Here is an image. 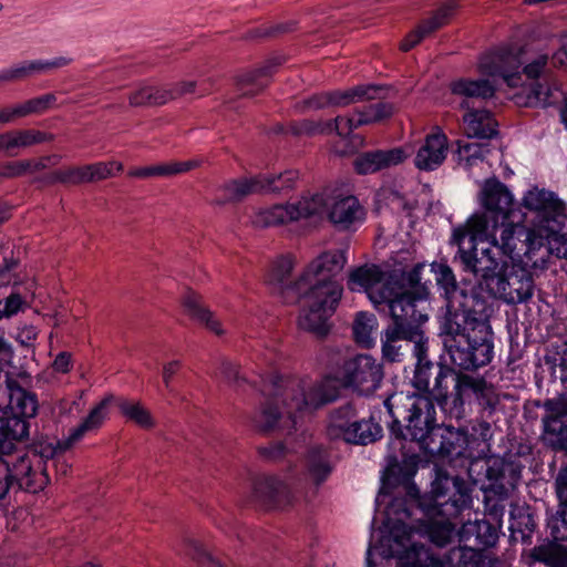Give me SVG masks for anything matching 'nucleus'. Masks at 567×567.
<instances>
[{"label":"nucleus","instance_id":"1","mask_svg":"<svg viewBox=\"0 0 567 567\" xmlns=\"http://www.w3.org/2000/svg\"><path fill=\"white\" fill-rule=\"evenodd\" d=\"M484 203L494 221L476 218L472 224L461 225L453 229L451 243L458 247L463 269L472 272L489 295L511 305L526 302L534 295L533 276L526 270L529 268L524 265L507 277L501 274L519 255V219L506 221L511 217V196L501 185L489 184Z\"/></svg>","mask_w":567,"mask_h":567},{"label":"nucleus","instance_id":"2","mask_svg":"<svg viewBox=\"0 0 567 567\" xmlns=\"http://www.w3.org/2000/svg\"><path fill=\"white\" fill-rule=\"evenodd\" d=\"M432 271L446 299V316L442 323L444 346L454 365L475 370L493 358V342L487 316L471 309L473 298L457 287L452 269L442 262L432 264Z\"/></svg>","mask_w":567,"mask_h":567},{"label":"nucleus","instance_id":"3","mask_svg":"<svg viewBox=\"0 0 567 567\" xmlns=\"http://www.w3.org/2000/svg\"><path fill=\"white\" fill-rule=\"evenodd\" d=\"M261 391L271 395L252 419L256 429L267 432L277 427L297 430L300 421L313 410L334 401L339 391L330 378L292 379L272 375L261 381Z\"/></svg>","mask_w":567,"mask_h":567},{"label":"nucleus","instance_id":"4","mask_svg":"<svg viewBox=\"0 0 567 567\" xmlns=\"http://www.w3.org/2000/svg\"><path fill=\"white\" fill-rule=\"evenodd\" d=\"M112 396H105L96 403L87 415L56 445L52 443L40 444L39 449L31 451L0 452V461L7 468V476L3 483H0V499L7 496L9 488L17 485L19 489L37 493L42 491L49 484L47 473V462L54 457L56 450L66 451L75 443L87 435L95 434L104 424L109 416V406ZM17 441H13V444Z\"/></svg>","mask_w":567,"mask_h":567},{"label":"nucleus","instance_id":"5","mask_svg":"<svg viewBox=\"0 0 567 567\" xmlns=\"http://www.w3.org/2000/svg\"><path fill=\"white\" fill-rule=\"evenodd\" d=\"M389 414L393 419L391 432L394 425L400 423V416L406 421L405 435L417 443L420 450L431 455H450L453 452L450 429H442L435 420V406L426 395L394 393L384 401Z\"/></svg>","mask_w":567,"mask_h":567},{"label":"nucleus","instance_id":"6","mask_svg":"<svg viewBox=\"0 0 567 567\" xmlns=\"http://www.w3.org/2000/svg\"><path fill=\"white\" fill-rule=\"evenodd\" d=\"M489 184L501 185V187L509 194L511 203L508 204V212H511V217L506 218V221H509L512 218L519 219L522 230H519L518 236L522 246L524 243L522 236L526 238L530 234L534 236L539 235L543 229L553 224L558 217H561L567 210L566 204L556 193L534 186L526 190L522 197L520 206L525 210L522 212L515 206L514 196L504 184L496 179H488L484 183L480 193V203L485 210L481 214H474L466 224H472L476 218H483L491 224L494 221V218L491 216L493 214L484 203L485 190Z\"/></svg>","mask_w":567,"mask_h":567},{"label":"nucleus","instance_id":"7","mask_svg":"<svg viewBox=\"0 0 567 567\" xmlns=\"http://www.w3.org/2000/svg\"><path fill=\"white\" fill-rule=\"evenodd\" d=\"M550 54L502 47L484 53L478 60V71L486 76L499 78L509 87L524 86L527 80L543 78L548 69Z\"/></svg>","mask_w":567,"mask_h":567},{"label":"nucleus","instance_id":"8","mask_svg":"<svg viewBox=\"0 0 567 567\" xmlns=\"http://www.w3.org/2000/svg\"><path fill=\"white\" fill-rule=\"evenodd\" d=\"M453 484L456 492L447 501H441V495L435 496V507L440 518L431 520L429 524H419L410 526L406 520L410 519L411 513L406 508L405 502L402 499H394L386 508L385 519L390 508L394 503L396 506L391 513V525H402L406 527L408 533H414V540L416 537H426L436 546L443 547L447 545L455 536L456 525L451 522L452 517H456L463 509L468 508L472 504V497L467 488L461 487L460 480H454Z\"/></svg>","mask_w":567,"mask_h":567},{"label":"nucleus","instance_id":"9","mask_svg":"<svg viewBox=\"0 0 567 567\" xmlns=\"http://www.w3.org/2000/svg\"><path fill=\"white\" fill-rule=\"evenodd\" d=\"M395 506L396 503L392 505L388 519L383 522L378 543L373 542V535L371 537L365 557L367 567H373L372 555L374 553L383 558L396 557L400 567H445L441 559L414 540V533L412 530L408 533L404 524L391 525V513Z\"/></svg>","mask_w":567,"mask_h":567},{"label":"nucleus","instance_id":"10","mask_svg":"<svg viewBox=\"0 0 567 567\" xmlns=\"http://www.w3.org/2000/svg\"><path fill=\"white\" fill-rule=\"evenodd\" d=\"M343 287L338 280L303 282L305 306L298 318L301 330L323 337L329 332L330 318L337 311L342 298Z\"/></svg>","mask_w":567,"mask_h":567},{"label":"nucleus","instance_id":"11","mask_svg":"<svg viewBox=\"0 0 567 567\" xmlns=\"http://www.w3.org/2000/svg\"><path fill=\"white\" fill-rule=\"evenodd\" d=\"M348 288L354 292L364 291L379 310L384 308L391 310L394 302L402 306L405 301L422 298L408 290L396 277L385 276L375 265H364L352 269L349 272Z\"/></svg>","mask_w":567,"mask_h":567},{"label":"nucleus","instance_id":"12","mask_svg":"<svg viewBox=\"0 0 567 567\" xmlns=\"http://www.w3.org/2000/svg\"><path fill=\"white\" fill-rule=\"evenodd\" d=\"M423 298L414 301H405L402 306L394 302L389 310L393 323L389 326L381 336L382 358L389 362H401L404 358L402 341L420 336L417 321H427V315L419 308Z\"/></svg>","mask_w":567,"mask_h":567},{"label":"nucleus","instance_id":"13","mask_svg":"<svg viewBox=\"0 0 567 567\" xmlns=\"http://www.w3.org/2000/svg\"><path fill=\"white\" fill-rule=\"evenodd\" d=\"M522 262L532 270L547 269L550 256L567 259V210L539 235L524 238Z\"/></svg>","mask_w":567,"mask_h":567},{"label":"nucleus","instance_id":"14","mask_svg":"<svg viewBox=\"0 0 567 567\" xmlns=\"http://www.w3.org/2000/svg\"><path fill=\"white\" fill-rule=\"evenodd\" d=\"M485 382L470 377L455 374L451 369L439 368L435 377V399L441 409L451 417L460 419L464 414V403L483 394Z\"/></svg>","mask_w":567,"mask_h":567},{"label":"nucleus","instance_id":"15","mask_svg":"<svg viewBox=\"0 0 567 567\" xmlns=\"http://www.w3.org/2000/svg\"><path fill=\"white\" fill-rule=\"evenodd\" d=\"M8 408L10 415L0 417V452H10L13 441H21L29 435L27 419L35 416L38 400L35 394L17 386L11 389Z\"/></svg>","mask_w":567,"mask_h":567},{"label":"nucleus","instance_id":"16","mask_svg":"<svg viewBox=\"0 0 567 567\" xmlns=\"http://www.w3.org/2000/svg\"><path fill=\"white\" fill-rule=\"evenodd\" d=\"M384 378L383 364L371 354H358L346 360L340 381L360 395H371L380 389Z\"/></svg>","mask_w":567,"mask_h":567},{"label":"nucleus","instance_id":"17","mask_svg":"<svg viewBox=\"0 0 567 567\" xmlns=\"http://www.w3.org/2000/svg\"><path fill=\"white\" fill-rule=\"evenodd\" d=\"M323 207L320 196H302L295 203L260 208L251 215L256 227L266 228L317 216Z\"/></svg>","mask_w":567,"mask_h":567},{"label":"nucleus","instance_id":"18","mask_svg":"<svg viewBox=\"0 0 567 567\" xmlns=\"http://www.w3.org/2000/svg\"><path fill=\"white\" fill-rule=\"evenodd\" d=\"M299 176V172L292 168L280 174H260L251 178L234 181L225 185L219 192L224 193V202L239 200L252 193H278L291 189L298 182Z\"/></svg>","mask_w":567,"mask_h":567},{"label":"nucleus","instance_id":"19","mask_svg":"<svg viewBox=\"0 0 567 567\" xmlns=\"http://www.w3.org/2000/svg\"><path fill=\"white\" fill-rule=\"evenodd\" d=\"M323 199L322 210L327 212L329 220L339 229L347 230L361 225L365 218V212L358 198L353 195L334 190L329 195L311 194Z\"/></svg>","mask_w":567,"mask_h":567},{"label":"nucleus","instance_id":"20","mask_svg":"<svg viewBox=\"0 0 567 567\" xmlns=\"http://www.w3.org/2000/svg\"><path fill=\"white\" fill-rule=\"evenodd\" d=\"M251 498L265 509H286L295 504L298 494L290 482L268 476L255 481Z\"/></svg>","mask_w":567,"mask_h":567},{"label":"nucleus","instance_id":"21","mask_svg":"<svg viewBox=\"0 0 567 567\" xmlns=\"http://www.w3.org/2000/svg\"><path fill=\"white\" fill-rule=\"evenodd\" d=\"M348 262L346 249H330L322 251L313 258L298 278L296 288L300 290L303 282L321 280H337L336 277L343 270Z\"/></svg>","mask_w":567,"mask_h":567},{"label":"nucleus","instance_id":"22","mask_svg":"<svg viewBox=\"0 0 567 567\" xmlns=\"http://www.w3.org/2000/svg\"><path fill=\"white\" fill-rule=\"evenodd\" d=\"M385 96V89L372 84L358 85L344 91H333L313 95L307 101L309 109H323L329 105L347 106L365 100L381 99Z\"/></svg>","mask_w":567,"mask_h":567},{"label":"nucleus","instance_id":"23","mask_svg":"<svg viewBox=\"0 0 567 567\" xmlns=\"http://www.w3.org/2000/svg\"><path fill=\"white\" fill-rule=\"evenodd\" d=\"M447 150V138L444 133L429 134L416 151L414 165L420 171H434L445 161Z\"/></svg>","mask_w":567,"mask_h":567},{"label":"nucleus","instance_id":"24","mask_svg":"<svg viewBox=\"0 0 567 567\" xmlns=\"http://www.w3.org/2000/svg\"><path fill=\"white\" fill-rule=\"evenodd\" d=\"M465 110L463 115V130L466 136L477 138H491L496 132V121L486 109L470 105L467 101L460 103Z\"/></svg>","mask_w":567,"mask_h":567},{"label":"nucleus","instance_id":"25","mask_svg":"<svg viewBox=\"0 0 567 567\" xmlns=\"http://www.w3.org/2000/svg\"><path fill=\"white\" fill-rule=\"evenodd\" d=\"M410 154V150L401 147L363 153L354 159V168L359 174H372L402 163Z\"/></svg>","mask_w":567,"mask_h":567},{"label":"nucleus","instance_id":"26","mask_svg":"<svg viewBox=\"0 0 567 567\" xmlns=\"http://www.w3.org/2000/svg\"><path fill=\"white\" fill-rule=\"evenodd\" d=\"M295 265L296 259L292 255L277 257L267 270L266 282L280 293L288 291L301 293L302 286H300V290L296 288L298 279L296 281L290 280Z\"/></svg>","mask_w":567,"mask_h":567},{"label":"nucleus","instance_id":"27","mask_svg":"<svg viewBox=\"0 0 567 567\" xmlns=\"http://www.w3.org/2000/svg\"><path fill=\"white\" fill-rule=\"evenodd\" d=\"M457 535L461 543H467L480 550L494 546L498 540L497 529L491 523L478 519L464 523Z\"/></svg>","mask_w":567,"mask_h":567},{"label":"nucleus","instance_id":"28","mask_svg":"<svg viewBox=\"0 0 567 567\" xmlns=\"http://www.w3.org/2000/svg\"><path fill=\"white\" fill-rule=\"evenodd\" d=\"M173 91L151 82L138 83L128 94L131 106H158L172 101Z\"/></svg>","mask_w":567,"mask_h":567},{"label":"nucleus","instance_id":"29","mask_svg":"<svg viewBox=\"0 0 567 567\" xmlns=\"http://www.w3.org/2000/svg\"><path fill=\"white\" fill-rule=\"evenodd\" d=\"M355 410L351 404L336 409L329 416L327 423V435L331 440H342L351 443L357 437L353 434L352 425L355 417Z\"/></svg>","mask_w":567,"mask_h":567},{"label":"nucleus","instance_id":"30","mask_svg":"<svg viewBox=\"0 0 567 567\" xmlns=\"http://www.w3.org/2000/svg\"><path fill=\"white\" fill-rule=\"evenodd\" d=\"M451 91L460 99V103L467 101L470 105H475L478 99L492 97L495 93V86L487 79H460L452 82Z\"/></svg>","mask_w":567,"mask_h":567},{"label":"nucleus","instance_id":"31","mask_svg":"<svg viewBox=\"0 0 567 567\" xmlns=\"http://www.w3.org/2000/svg\"><path fill=\"white\" fill-rule=\"evenodd\" d=\"M51 135L37 130H17L1 133L2 152L14 155L20 148L50 141Z\"/></svg>","mask_w":567,"mask_h":567},{"label":"nucleus","instance_id":"32","mask_svg":"<svg viewBox=\"0 0 567 567\" xmlns=\"http://www.w3.org/2000/svg\"><path fill=\"white\" fill-rule=\"evenodd\" d=\"M181 305L192 321L200 327L212 329V312L199 292L187 288L182 295Z\"/></svg>","mask_w":567,"mask_h":567},{"label":"nucleus","instance_id":"33","mask_svg":"<svg viewBox=\"0 0 567 567\" xmlns=\"http://www.w3.org/2000/svg\"><path fill=\"white\" fill-rule=\"evenodd\" d=\"M199 165V161L192 159L186 162H167L151 166L136 167L128 172L131 177L150 178V177H171L186 173Z\"/></svg>","mask_w":567,"mask_h":567},{"label":"nucleus","instance_id":"34","mask_svg":"<svg viewBox=\"0 0 567 567\" xmlns=\"http://www.w3.org/2000/svg\"><path fill=\"white\" fill-rule=\"evenodd\" d=\"M453 11V6H445L439 9L431 18L423 21L416 30L409 33L401 42V50L409 51L414 48L424 37L434 32L445 24L449 16Z\"/></svg>","mask_w":567,"mask_h":567},{"label":"nucleus","instance_id":"35","mask_svg":"<svg viewBox=\"0 0 567 567\" xmlns=\"http://www.w3.org/2000/svg\"><path fill=\"white\" fill-rule=\"evenodd\" d=\"M424 322L417 321V331L420 336H415V338H409L408 341H412L414 343L413 353L416 358V368L414 374V383L419 389H427L429 388V377L427 370L431 369L432 362L427 359V339L424 337V332L421 329V326Z\"/></svg>","mask_w":567,"mask_h":567},{"label":"nucleus","instance_id":"36","mask_svg":"<svg viewBox=\"0 0 567 567\" xmlns=\"http://www.w3.org/2000/svg\"><path fill=\"white\" fill-rule=\"evenodd\" d=\"M272 65L265 64L258 69L246 71L237 79V89L243 96H254L260 93L269 82Z\"/></svg>","mask_w":567,"mask_h":567},{"label":"nucleus","instance_id":"37","mask_svg":"<svg viewBox=\"0 0 567 567\" xmlns=\"http://www.w3.org/2000/svg\"><path fill=\"white\" fill-rule=\"evenodd\" d=\"M359 120L360 117L355 111L351 115L337 116L333 121L318 123L309 122L306 124V130L310 134L330 133L334 131L340 136H348L353 130L362 126V124H359Z\"/></svg>","mask_w":567,"mask_h":567},{"label":"nucleus","instance_id":"38","mask_svg":"<svg viewBox=\"0 0 567 567\" xmlns=\"http://www.w3.org/2000/svg\"><path fill=\"white\" fill-rule=\"evenodd\" d=\"M69 62L70 60L64 56H59L51 60L23 61L11 66V70L14 80L21 81L34 74L47 73L51 70L65 66L69 64Z\"/></svg>","mask_w":567,"mask_h":567},{"label":"nucleus","instance_id":"39","mask_svg":"<svg viewBox=\"0 0 567 567\" xmlns=\"http://www.w3.org/2000/svg\"><path fill=\"white\" fill-rule=\"evenodd\" d=\"M378 329V320L373 313L365 311L358 312L352 331L355 342L362 348H372L375 343V331Z\"/></svg>","mask_w":567,"mask_h":567},{"label":"nucleus","instance_id":"40","mask_svg":"<svg viewBox=\"0 0 567 567\" xmlns=\"http://www.w3.org/2000/svg\"><path fill=\"white\" fill-rule=\"evenodd\" d=\"M534 561L547 567H567V548L554 542L535 546L530 551Z\"/></svg>","mask_w":567,"mask_h":567},{"label":"nucleus","instance_id":"41","mask_svg":"<svg viewBox=\"0 0 567 567\" xmlns=\"http://www.w3.org/2000/svg\"><path fill=\"white\" fill-rule=\"evenodd\" d=\"M451 559H457L455 567H498L497 559L486 558L482 555L481 550L474 546L464 543L451 551Z\"/></svg>","mask_w":567,"mask_h":567},{"label":"nucleus","instance_id":"42","mask_svg":"<svg viewBox=\"0 0 567 567\" xmlns=\"http://www.w3.org/2000/svg\"><path fill=\"white\" fill-rule=\"evenodd\" d=\"M307 475L316 484L327 480L332 471L329 454L321 447L312 449L306 460Z\"/></svg>","mask_w":567,"mask_h":567},{"label":"nucleus","instance_id":"43","mask_svg":"<svg viewBox=\"0 0 567 567\" xmlns=\"http://www.w3.org/2000/svg\"><path fill=\"white\" fill-rule=\"evenodd\" d=\"M117 406L123 416L142 429H152L155 421L150 412L140 401L120 399Z\"/></svg>","mask_w":567,"mask_h":567},{"label":"nucleus","instance_id":"44","mask_svg":"<svg viewBox=\"0 0 567 567\" xmlns=\"http://www.w3.org/2000/svg\"><path fill=\"white\" fill-rule=\"evenodd\" d=\"M528 86L525 105L527 106H546L554 102V93L558 90L555 83H550L547 79L530 80Z\"/></svg>","mask_w":567,"mask_h":567},{"label":"nucleus","instance_id":"45","mask_svg":"<svg viewBox=\"0 0 567 567\" xmlns=\"http://www.w3.org/2000/svg\"><path fill=\"white\" fill-rule=\"evenodd\" d=\"M488 153L489 150L485 144L476 142L460 143L457 150L458 164L471 171L474 166L483 165Z\"/></svg>","mask_w":567,"mask_h":567},{"label":"nucleus","instance_id":"46","mask_svg":"<svg viewBox=\"0 0 567 567\" xmlns=\"http://www.w3.org/2000/svg\"><path fill=\"white\" fill-rule=\"evenodd\" d=\"M352 432L357 436L350 444L367 445L373 443L382 436V427L373 422L372 419L354 417Z\"/></svg>","mask_w":567,"mask_h":567},{"label":"nucleus","instance_id":"47","mask_svg":"<svg viewBox=\"0 0 567 567\" xmlns=\"http://www.w3.org/2000/svg\"><path fill=\"white\" fill-rule=\"evenodd\" d=\"M393 105L386 102H378L370 104L364 109L357 111L360 117L359 124L369 125L381 122L393 114Z\"/></svg>","mask_w":567,"mask_h":567},{"label":"nucleus","instance_id":"48","mask_svg":"<svg viewBox=\"0 0 567 567\" xmlns=\"http://www.w3.org/2000/svg\"><path fill=\"white\" fill-rule=\"evenodd\" d=\"M45 167L42 161H16L0 166V177L14 178L27 173L41 171Z\"/></svg>","mask_w":567,"mask_h":567},{"label":"nucleus","instance_id":"49","mask_svg":"<svg viewBox=\"0 0 567 567\" xmlns=\"http://www.w3.org/2000/svg\"><path fill=\"white\" fill-rule=\"evenodd\" d=\"M547 526L555 540H567V502L560 503L557 512L548 519Z\"/></svg>","mask_w":567,"mask_h":567},{"label":"nucleus","instance_id":"50","mask_svg":"<svg viewBox=\"0 0 567 567\" xmlns=\"http://www.w3.org/2000/svg\"><path fill=\"white\" fill-rule=\"evenodd\" d=\"M91 182H97L114 176L123 169L120 162H99L89 165Z\"/></svg>","mask_w":567,"mask_h":567},{"label":"nucleus","instance_id":"51","mask_svg":"<svg viewBox=\"0 0 567 567\" xmlns=\"http://www.w3.org/2000/svg\"><path fill=\"white\" fill-rule=\"evenodd\" d=\"M59 181L71 184L91 183L89 165L70 167L56 174Z\"/></svg>","mask_w":567,"mask_h":567},{"label":"nucleus","instance_id":"52","mask_svg":"<svg viewBox=\"0 0 567 567\" xmlns=\"http://www.w3.org/2000/svg\"><path fill=\"white\" fill-rule=\"evenodd\" d=\"M185 554L198 565L209 563L210 557L199 539L188 538L185 540Z\"/></svg>","mask_w":567,"mask_h":567},{"label":"nucleus","instance_id":"53","mask_svg":"<svg viewBox=\"0 0 567 567\" xmlns=\"http://www.w3.org/2000/svg\"><path fill=\"white\" fill-rule=\"evenodd\" d=\"M545 408L555 416L567 415V391L561 393L558 398L546 401Z\"/></svg>","mask_w":567,"mask_h":567},{"label":"nucleus","instance_id":"54","mask_svg":"<svg viewBox=\"0 0 567 567\" xmlns=\"http://www.w3.org/2000/svg\"><path fill=\"white\" fill-rule=\"evenodd\" d=\"M0 116H1L2 125L12 123V122L17 121L18 118L25 117L20 103H17L13 105H7V106L0 109Z\"/></svg>","mask_w":567,"mask_h":567},{"label":"nucleus","instance_id":"55","mask_svg":"<svg viewBox=\"0 0 567 567\" xmlns=\"http://www.w3.org/2000/svg\"><path fill=\"white\" fill-rule=\"evenodd\" d=\"M558 358L554 364V374L563 382H567V343L557 352Z\"/></svg>","mask_w":567,"mask_h":567},{"label":"nucleus","instance_id":"56","mask_svg":"<svg viewBox=\"0 0 567 567\" xmlns=\"http://www.w3.org/2000/svg\"><path fill=\"white\" fill-rule=\"evenodd\" d=\"M31 100L34 114H42L55 103L56 96L52 93H48Z\"/></svg>","mask_w":567,"mask_h":567},{"label":"nucleus","instance_id":"57","mask_svg":"<svg viewBox=\"0 0 567 567\" xmlns=\"http://www.w3.org/2000/svg\"><path fill=\"white\" fill-rule=\"evenodd\" d=\"M23 305V300L20 295L11 293L7 299L6 303L2 307L3 317H11L17 315Z\"/></svg>","mask_w":567,"mask_h":567},{"label":"nucleus","instance_id":"58","mask_svg":"<svg viewBox=\"0 0 567 567\" xmlns=\"http://www.w3.org/2000/svg\"><path fill=\"white\" fill-rule=\"evenodd\" d=\"M181 367L182 362L177 359L171 360L163 365L162 377L167 388H169L172 379L179 371Z\"/></svg>","mask_w":567,"mask_h":567},{"label":"nucleus","instance_id":"59","mask_svg":"<svg viewBox=\"0 0 567 567\" xmlns=\"http://www.w3.org/2000/svg\"><path fill=\"white\" fill-rule=\"evenodd\" d=\"M196 83L194 81H182L176 83L173 86L166 87L167 90L173 91L172 100L177 99L179 96L193 93L195 91Z\"/></svg>","mask_w":567,"mask_h":567},{"label":"nucleus","instance_id":"60","mask_svg":"<svg viewBox=\"0 0 567 567\" xmlns=\"http://www.w3.org/2000/svg\"><path fill=\"white\" fill-rule=\"evenodd\" d=\"M259 453L269 460H276L285 454V447L281 443H271L259 447Z\"/></svg>","mask_w":567,"mask_h":567},{"label":"nucleus","instance_id":"61","mask_svg":"<svg viewBox=\"0 0 567 567\" xmlns=\"http://www.w3.org/2000/svg\"><path fill=\"white\" fill-rule=\"evenodd\" d=\"M71 368V355L66 352H61L53 361V369L56 372L66 373Z\"/></svg>","mask_w":567,"mask_h":567},{"label":"nucleus","instance_id":"62","mask_svg":"<svg viewBox=\"0 0 567 567\" xmlns=\"http://www.w3.org/2000/svg\"><path fill=\"white\" fill-rule=\"evenodd\" d=\"M557 493L560 499L567 497V466L560 470L556 478Z\"/></svg>","mask_w":567,"mask_h":567},{"label":"nucleus","instance_id":"63","mask_svg":"<svg viewBox=\"0 0 567 567\" xmlns=\"http://www.w3.org/2000/svg\"><path fill=\"white\" fill-rule=\"evenodd\" d=\"M59 451L64 452L61 449L56 450V452ZM51 460H53V465L55 467V472L58 475H68V473L71 470V466L63 457L58 456V453H55L54 457H52Z\"/></svg>","mask_w":567,"mask_h":567},{"label":"nucleus","instance_id":"64","mask_svg":"<svg viewBox=\"0 0 567 567\" xmlns=\"http://www.w3.org/2000/svg\"><path fill=\"white\" fill-rule=\"evenodd\" d=\"M563 54H567V37L561 40L559 50L551 54L553 63L564 66L566 64V60L563 58Z\"/></svg>","mask_w":567,"mask_h":567}]
</instances>
